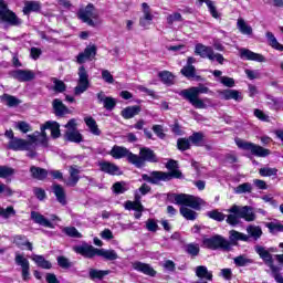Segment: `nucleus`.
<instances>
[{"label": "nucleus", "mask_w": 283, "mask_h": 283, "mask_svg": "<svg viewBox=\"0 0 283 283\" xmlns=\"http://www.w3.org/2000/svg\"><path fill=\"white\" fill-rule=\"evenodd\" d=\"M228 214L226 222L231 227H238L240 224V219L245 220V222H255V212L253 211V207L250 206H238L233 205L230 209H228Z\"/></svg>", "instance_id": "nucleus-1"}, {"label": "nucleus", "mask_w": 283, "mask_h": 283, "mask_svg": "<svg viewBox=\"0 0 283 283\" xmlns=\"http://www.w3.org/2000/svg\"><path fill=\"white\" fill-rule=\"evenodd\" d=\"M209 92H211L209 87L205 86V84H199L198 86L180 91L179 95L188 101L196 109H207L205 101L209 103V98L200 99V94H209Z\"/></svg>", "instance_id": "nucleus-2"}, {"label": "nucleus", "mask_w": 283, "mask_h": 283, "mask_svg": "<svg viewBox=\"0 0 283 283\" xmlns=\"http://www.w3.org/2000/svg\"><path fill=\"white\" fill-rule=\"evenodd\" d=\"M77 19L83 23H87L90 28H98V25L103 23L101 15H98V10H96V7L92 3L78 10Z\"/></svg>", "instance_id": "nucleus-3"}, {"label": "nucleus", "mask_w": 283, "mask_h": 283, "mask_svg": "<svg viewBox=\"0 0 283 283\" xmlns=\"http://www.w3.org/2000/svg\"><path fill=\"white\" fill-rule=\"evenodd\" d=\"M168 200L179 205L181 207H190V209H196L200 211V206L205 202L200 197L187 195V193H171L168 195Z\"/></svg>", "instance_id": "nucleus-4"}, {"label": "nucleus", "mask_w": 283, "mask_h": 283, "mask_svg": "<svg viewBox=\"0 0 283 283\" xmlns=\"http://www.w3.org/2000/svg\"><path fill=\"white\" fill-rule=\"evenodd\" d=\"M130 165H135L137 169H143L145 163H158V157L151 148L143 147L139 149V156L134 154L129 157Z\"/></svg>", "instance_id": "nucleus-5"}, {"label": "nucleus", "mask_w": 283, "mask_h": 283, "mask_svg": "<svg viewBox=\"0 0 283 283\" xmlns=\"http://www.w3.org/2000/svg\"><path fill=\"white\" fill-rule=\"evenodd\" d=\"M39 136H41V133L35 132L33 135H29L30 140L12 138L8 144V149H12V151H30V149H34Z\"/></svg>", "instance_id": "nucleus-6"}, {"label": "nucleus", "mask_w": 283, "mask_h": 283, "mask_svg": "<svg viewBox=\"0 0 283 283\" xmlns=\"http://www.w3.org/2000/svg\"><path fill=\"white\" fill-rule=\"evenodd\" d=\"M235 145L239 147V149L251 151L253 156H258L259 158H266V156L271 155L270 149H266L260 145L243 140L241 138L235 139Z\"/></svg>", "instance_id": "nucleus-7"}, {"label": "nucleus", "mask_w": 283, "mask_h": 283, "mask_svg": "<svg viewBox=\"0 0 283 283\" xmlns=\"http://www.w3.org/2000/svg\"><path fill=\"white\" fill-rule=\"evenodd\" d=\"M195 54L201 59H209V61H217L220 65L224 64V56L220 53L213 52V48L198 43L195 46Z\"/></svg>", "instance_id": "nucleus-8"}, {"label": "nucleus", "mask_w": 283, "mask_h": 283, "mask_svg": "<svg viewBox=\"0 0 283 283\" xmlns=\"http://www.w3.org/2000/svg\"><path fill=\"white\" fill-rule=\"evenodd\" d=\"M143 180L150 182V185H158V182L171 180V178H180V171L172 170L171 172L153 171L149 175H142Z\"/></svg>", "instance_id": "nucleus-9"}, {"label": "nucleus", "mask_w": 283, "mask_h": 283, "mask_svg": "<svg viewBox=\"0 0 283 283\" xmlns=\"http://www.w3.org/2000/svg\"><path fill=\"white\" fill-rule=\"evenodd\" d=\"M203 247L212 251H218V249H221V251H231V242L219 234L203 239Z\"/></svg>", "instance_id": "nucleus-10"}, {"label": "nucleus", "mask_w": 283, "mask_h": 283, "mask_svg": "<svg viewBox=\"0 0 283 283\" xmlns=\"http://www.w3.org/2000/svg\"><path fill=\"white\" fill-rule=\"evenodd\" d=\"M0 21L12 27L21 25V23H23L14 11L9 10L8 3H6L4 0H0Z\"/></svg>", "instance_id": "nucleus-11"}, {"label": "nucleus", "mask_w": 283, "mask_h": 283, "mask_svg": "<svg viewBox=\"0 0 283 283\" xmlns=\"http://www.w3.org/2000/svg\"><path fill=\"white\" fill-rule=\"evenodd\" d=\"M77 85L74 87L75 96H81V94H85L87 90H90V74L85 66H80L77 72Z\"/></svg>", "instance_id": "nucleus-12"}, {"label": "nucleus", "mask_w": 283, "mask_h": 283, "mask_svg": "<svg viewBox=\"0 0 283 283\" xmlns=\"http://www.w3.org/2000/svg\"><path fill=\"white\" fill-rule=\"evenodd\" d=\"M10 76L15 81H19V83H29L30 81H34V78H36V73L30 70L18 69L11 71Z\"/></svg>", "instance_id": "nucleus-13"}, {"label": "nucleus", "mask_w": 283, "mask_h": 283, "mask_svg": "<svg viewBox=\"0 0 283 283\" xmlns=\"http://www.w3.org/2000/svg\"><path fill=\"white\" fill-rule=\"evenodd\" d=\"M73 251L78 255H83V258H87L88 260H92V258L98 255V248H94V245H90L87 243L73 247Z\"/></svg>", "instance_id": "nucleus-14"}, {"label": "nucleus", "mask_w": 283, "mask_h": 283, "mask_svg": "<svg viewBox=\"0 0 283 283\" xmlns=\"http://www.w3.org/2000/svg\"><path fill=\"white\" fill-rule=\"evenodd\" d=\"M14 262L22 271V280L28 282L30 280V261L23 254H15Z\"/></svg>", "instance_id": "nucleus-15"}, {"label": "nucleus", "mask_w": 283, "mask_h": 283, "mask_svg": "<svg viewBox=\"0 0 283 283\" xmlns=\"http://www.w3.org/2000/svg\"><path fill=\"white\" fill-rule=\"evenodd\" d=\"M97 51L98 49L95 44H90L84 49V52L77 54L76 63H78V65H83L86 61H92L96 56Z\"/></svg>", "instance_id": "nucleus-16"}, {"label": "nucleus", "mask_w": 283, "mask_h": 283, "mask_svg": "<svg viewBox=\"0 0 283 283\" xmlns=\"http://www.w3.org/2000/svg\"><path fill=\"white\" fill-rule=\"evenodd\" d=\"M255 253L263 260V262H268L269 264H273V255L271 253H275L277 251L275 248H270L266 250V248L262 245H255L254 247Z\"/></svg>", "instance_id": "nucleus-17"}, {"label": "nucleus", "mask_w": 283, "mask_h": 283, "mask_svg": "<svg viewBox=\"0 0 283 283\" xmlns=\"http://www.w3.org/2000/svg\"><path fill=\"white\" fill-rule=\"evenodd\" d=\"M240 57L245 59V61H256L258 63H264L266 59L260 53H255L249 49H240Z\"/></svg>", "instance_id": "nucleus-18"}, {"label": "nucleus", "mask_w": 283, "mask_h": 283, "mask_svg": "<svg viewBox=\"0 0 283 283\" xmlns=\"http://www.w3.org/2000/svg\"><path fill=\"white\" fill-rule=\"evenodd\" d=\"M99 169L104 174H108L109 176H123V171H120V168L116 166V164H112L109 161H101Z\"/></svg>", "instance_id": "nucleus-19"}, {"label": "nucleus", "mask_w": 283, "mask_h": 283, "mask_svg": "<svg viewBox=\"0 0 283 283\" xmlns=\"http://www.w3.org/2000/svg\"><path fill=\"white\" fill-rule=\"evenodd\" d=\"M109 154L116 160H119L120 158H127L128 163H129V158L134 156V153L129 151V149L123 146H114Z\"/></svg>", "instance_id": "nucleus-20"}, {"label": "nucleus", "mask_w": 283, "mask_h": 283, "mask_svg": "<svg viewBox=\"0 0 283 283\" xmlns=\"http://www.w3.org/2000/svg\"><path fill=\"white\" fill-rule=\"evenodd\" d=\"M140 200H142L140 193H138V191H135V200L126 201L124 205V208L127 211H145V207L143 206Z\"/></svg>", "instance_id": "nucleus-21"}, {"label": "nucleus", "mask_w": 283, "mask_h": 283, "mask_svg": "<svg viewBox=\"0 0 283 283\" xmlns=\"http://www.w3.org/2000/svg\"><path fill=\"white\" fill-rule=\"evenodd\" d=\"M133 269L138 271L139 273H144V275H149L150 277H156V270L151 268V265L147 263H143L140 261H136L133 263Z\"/></svg>", "instance_id": "nucleus-22"}, {"label": "nucleus", "mask_w": 283, "mask_h": 283, "mask_svg": "<svg viewBox=\"0 0 283 283\" xmlns=\"http://www.w3.org/2000/svg\"><path fill=\"white\" fill-rule=\"evenodd\" d=\"M97 101L98 103H103L104 108L107 109L108 112H112V109L116 107V98L106 96L105 92L103 91L97 93Z\"/></svg>", "instance_id": "nucleus-23"}, {"label": "nucleus", "mask_w": 283, "mask_h": 283, "mask_svg": "<svg viewBox=\"0 0 283 283\" xmlns=\"http://www.w3.org/2000/svg\"><path fill=\"white\" fill-rule=\"evenodd\" d=\"M52 191L57 200V202H60V205H67V195L65 193V188H63V186L59 185V184H54L52 186Z\"/></svg>", "instance_id": "nucleus-24"}, {"label": "nucleus", "mask_w": 283, "mask_h": 283, "mask_svg": "<svg viewBox=\"0 0 283 283\" xmlns=\"http://www.w3.org/2000/svg\"><path fill=\"white\" fill-rule=\"evenodd\" d=\"M69 172L70 177L66 181V187H76V185H78V180H81V170H78V166H70Z\"/></svg>", "instance_id": "nucleus-25"}, {"label": "nucleus", "mask_w": 283, "mask_h": 283, "mask_svg": "<svg viewBox=\"0 0 283 283\" xmlns=\"http://www.w3.org/2000/svg\"><path fill=\"white\" fill-rule=\"evenodd\" d=\"M45 129L51 130L52 138H59L61 136V125L57 122H46L41 126V132H45Z\"/></svg>", "instance_id": "nucleus-26"}, {"label": "nucleus", "mask_w": 283, "mask_h": 283, "mask_svg": "<svg viewBox=\"0 0 283 283\" xmlns=\"http://www.w3.org/2000/svg\"><path fill=\"white\" fill-rule=\"evenodd\" d=\"M31 220L35 222V224H40L41 227H46L48 229H54V224L45 219V217L36 211L31 212Z\"/></svg>", "instance_id": "nucleus-27"}, {"label": "nucleus", "mask_w": 283, "mask_h": 283, "mask_svg": "<svg viewBox=\"0 0 283 283\" xmlns=\"http://www.w3.org/2000/svg\"><path fill=\"white\" fill-rule=\"evenodd\" d=\"M41 11V3L39 1H24V7L22 9L23 14H25V17H28V14H30L31 12H40Z\"/></svg>", "instance_id": "nucleus-28"}, {"label": "nucleus", "mask_w": 283, "mask_h": 283, "mask_svg": "<svg viewBox=\"0 0 283 283\" xmlns=\"http://www.w3.org/2000/svg\"><path fill=\"white\" fill-rule=\"evenodd\" d=\"M229 242L230 244H238V242H249V237L245 233L235 231V230H231L229 232Z\"/></svg>", "instance_id": "nucleus-29"}, {"label": "nucleus", "mask_w": 283, "mask_h": 283, "mask_svg": "<svg viewBox=\"0 0 283 283\" xmlns=\"http://www.w3.org/2000/svg\"><path fill=\"white\" fill-rule=\"evenodd\" d=\"M142 108L138 105L127 106L120 112V116H123L126 120L134 118V116H138L140 114Z\"/></svg>", "instance_id": "nucleus-30"}, {"label": "nucleus", "mask_w": 283, "mask_h": 283, "mask_svg": "<svg viewBox=\"0 0 283 283\" xmlns=\"http://www.w3.org/2000/svg\"><path fill=\"white\" fill-rule=\"evenodd\" d=\"M219 94L222 98H224V101H242L240 92L235 90L219 91Z\"/></svg>", "instance_id": "nucleus-31"}, {"label": "nucleus", "mask_w": 283, "mask_h": 283, "mask_svg": "<svg viewBox=\"0 0 283 283\" xmlns=\"http://www.w3.org/2000/svg\"><path fill=\"white\" fill-rule=\"evenodd\" d=\"M195 273L197 277H200L201 280H208L209 282L213 280V273L205 265H198L195 269Z\"/></svg>", "instance_id": "nucleus-32"}, {"label": "nucleus", "mask_w": 283, "mask_h": 283, "mask_svg": "<svg viewBox=\"0 0 283 283\" xmlns=\"http://www.w3.org/2000/svg\"><path fill=\"white\" fill-rule=\"evenodd\" d=\"M53 109L55 116H65V114H70L67 106H65V104H63V102L59 98L53 101Z\"/></svg>", "instance_id": "nucleus-33"}, {"label": "nucleus", "mask_w": 283, "mask_h": 283, "mask_svg": "<svg viewBox=\"0 0 283 283\" xmlns=\"http://www.w3.org/2000/svg\"><path fill=\"white\" fill-rule=\"evenodd\" d=\"M30 174H31L32 178H34L35 180H45V178H48L49 172L45 168L31 166Z\"/></svg>", "instance_id": "nucleus-34"}, {"label": "nucleus", "mask_w": 283, "mask_h": 283, "mask_svg": "<svg viewBox=\"0 0 283 283\" xmlns=\"http://www.w3.org/2000/svg\"><path fill=\"white\" fill-rule=\"evenodd\" d=\"M247 233L249 237V240L253 238V240L258 241L260 238H262V227L255 226V224H250L247 227Z\"/></svg>", "instance_id": "nucleus-35"}, {"label": "nucleus", "mask_w": 283, "mask_h": 283, "mask_svg": "<svg viewBox=\"0 0 283 283\" xmlns=\"http://www.w3.org/2000/svg\"><path fill=\"white\" fill-rule=\"evenodd\" d=\"M97 255L99 258H104V260H108L109 262L118 260V253L114 250L97 249Z\"/></svg>", "instance_id": "nucleus-36"}, {"label": "nucleus", "mask_w": 283, "mask_h": 283, "mask_svg": "<svg viewBox=\"0 0 283 283\" xmlns=\"http://www.w3.org/2000/svg\"><path fill=\"white\" fill-rule=\"evenodd\" d=\"M84 122L93 136H101V129L98 128V124H96V119L93 117H85Z\"/></svg>", "instance_id": "nucleus-37"}, {"label": "nucleus", "mask_w": 283, "mask_h": 283, "mask_svg": "<svg viewBox=\"0 0 283 283\" xmlns=\"http://www.w3.org/2000/svg\"><path fill=\"white\" fill-rule=\"evenodd\" d=\"M31 260L40 266V269H52V263L50 261L45 260L43 255L33 254L31 255Z\"/></svg>", "instance_id": "nucleus-38"}, {"label": "nucleus", "mask_w": 283, "mask_h": 283, "mask_svg": "<svg viewBox=\"0 0 283 283\" xmlns=\"http://www.w3.org/2000/svg\"><path fill=\"white\" fill-rule=\"evenodd\" d=\"M237 28L240 30L241 34H247L248 36L253 34V28L251 25L247 24V21L244 19L240 18L237 21Z\"/></svg>", "instance_id": "nucleus-39"}, {"label": "nucleus", "mask_w": 283, "mask_h": 283, "mask_svg": "<svg viewBox=\"0 0 283 283\" xmlns=\"http://www.w3.org/2000/svg\"><path fill=\"white\" fill-rule=\"evenodd\" d=\"M65 136H66V140H70V143H82L83 142V135H81L78 129L66 130Z\"/></svg>", "instance_id": "nucleus-40"}, {"label": "nucleus", "mask_w": 283, "mask_h": 283, "mask_svg": "<svg viewBox=\"0 0 283 283\" xmlns=\"http://www.w3.org/2000/svg\"><path fill=\"white\" fill-rule=\"evenodd\" d=\"M14 244H17V247H19L20 249L22 247H27V249L29 251H32L33 247H32V242L28 241V238L25 235H15L13 239Z\"/></svg>", "instance_id": "nucleus-41"}, {"label": "nucleus", "mask_w": 283, "mask_h": 283, "mask_svg": "<svg viewBox=\"0 0 283 283\" xmlns=\"http://www.w3.org/2000/svg\"><path fill=\"white\" fill-rule=\"evenodd\" d=\"M266 39L269 41V45L273 48L274 50H277L279 52H283V44L277 42V39L273 34V32H266Z\"/></svg>", "instance_id": "nucleus-42"}, {"label": "nucleus", "mask_w": 283, "mask_h": 283, "mask_svg": "<svg viewBox=\"0 0 283 283\" xmlns=\"http://www.w3.org/2000/svg\"><path fill=\"white\" fill-rule=\"evenodd\" d=\"M181 74L186 76V78H196V81H200L201 78L199 75L196 76V66H184L181 69Z\"/></svg>", "instance_id": "nucleus-43"}, {"label": "nucleus", "mask_w": 283, "mask_h": 283, "mask_svg": "<svg viewBox=\"0 0 283 283\" xmlns=\"http://www.w3.org/2000/svg\"><path fill=\"white\" fill-rule=\"evenodd\" d=\"M179 211H180V214L182 216V218H185L186 220L193 221V220H196V218H198V212H196L185 206H182Z\"/></svg>", "instance_id": "nucleus-44"}, {"label": "nucleus", "mask_w": 283, "mask_h": 283, "mask_svg": "<svg viewBox=\"0 0 283 283\" xmlns=\"http://www.w3.org/2000/svg\"><path fill=\"white\" fill-rule=\"evenodd\" d=\"M265 227L270 233H283V224L280 221L266 222Z\"/></svg>", "instance_id": "nucleus-45"}, {"label": "nucleus", "mask_w": 283, "mask_h": 283, "mask_svg": "<svg viewBox=\"0 0 283 283\" xmlns=\"http://www.w3.org/2000/svg\"><path fill=\"white\" fill-rule=\"evenodd\" d=\"M105 275H109V271H103V270H96V269H91L88 271V277L91 280H103Z\"/></svg>", "instance_id": "nucleus-46"}, {"label": "nucleus", "mask_w": 283, "mask_h": 283, "mask_svg": "<svg viewBox=\"0 0 283 283\" xmlns=\"http://www.w3.org/2000/svg\"><path fill=\"white\" fill-rule=\"evenodd\" d=\"M159 78L164 82L165 85H174V74L169 71H163L158 74Z\"/></svg>", "instance_id": "nucleus-47"}, {"label": "nucleus", "mask_w": 283, "mask_h": 283, "mask_svg": "<svg viewBox=\"0 0 283 283\" xmlns=\"http://www.w3.org/2000/svg\"><path fill=\"white\" fill-rule=\"evenodd\" d=\"M253 191V186L249 182H244L234 188V193H251Z\"/></svg>", "instance_id": "nucleus-48"}, {"label": "nucleus", "mask_w": 283, "mask_h": 283, "mask_svg": "<svg viewBox=\"0 0 283 283\" xmlns=\"http://www.w3.org/2000/svg\"><path fill=\"white\" fill-rule=\"evenodd\" d=\"M62 231L69 238H77V239L83 238V234H81V232H78V230L74 227H65L62 229Z\"/></svg>", "instance_id": "nucleus-49"}, {"label": "nucleus", "mask_w": 283, "mask_h": 283, "mask_svg": "<svg viewBox=\"0 0 283 283\" xmlns=\"http://www.w3.org/2000/svg\"><path fill=\"white\" fill-rule=\"evenodd\" d=\"M235 266H247L253 264V260L247 258V255H239L233 259Z\"/></svg>", "instance_id": "nucleus-50"}, {"label": "nucleus", "mask_w": 283, "mask_h": 283, "mask_svg": "<svg viewBox=\"0 0 283 283\" xmlns=\"http://www.w3.org/2000/svg\"><path fill=\"white\" fill-rule=\"evenodd\" d=\"M185 249L186 253H188V255H191L192 258L198 256L200 253V245H198V243L187 244Z\"/></svg>", "instance_id": "nucleus-51"}, {"label": "nucleus", "mask_w": 283, "mask_h": 283, "mask_svg": "<svg viewBox=\"0 0 283 283\" xmlns=\"http://www.w3.org/2000/svg\"><path fill=\"white\" fill-rule=\"evenodd\" d=\"M208 218H211V220H216L217 222H224L227 214L218 211V210H212L207 213Z\"/></svg>", "instance_id": "nucleus-52"}, {"label": "nucleus", "mask_w": 283, "mask_h": 283, "mask_svg": "<svg viewBox=\"0 0 283 283\" xmlns=\"http://www.w3.org/2000/svg\"><path fill=\"white\" fill-rule=\"evenodd\" d=\"M201 3H206L208 6V10L211 14V17H213V19H220V14L218 13V9H216V6H213V1L211 0H198Z\"/></svg>", "instance_id": "nucleus-53"}, {"label": "nucleus", "mask_w": 283, "mask_h": 283, "mask_svg": "<svg viewBox=\"0 0 283 283\" xmlns=\"http://www.w3.org/2000/svg\"><path fill=\"white\" fill-rule=\"evenodd\" d=\"M205 138V135L202 133H193L190 137L189 140L195 145L196 147H201L202 146V140Z\"/></svg>", "instance_id": "nucleus-54"}, {"label": "nucleus", "mask_w": 283, "mask_h": 283, "mask_svg": "<svg viewBox=\"0 0 283 283\" xmlns=\"http://www.w3.org/2000/svg\"><path fill=\"white\" fill-rule=\"evenodd\" d=\"M52 82H53V90L54 92H59L60 94L65 92V90H67V86L65 85V82L56 78V77H53L52 78Z\"/></svg>", "instance_id": "nucleus-55"}, {"label": "nucleus", "mask_w": 283, "mask_h": 283, "mask_svg": "<svg viewBox=\"0 0 283 283\" xmlns=\"http://www.w3.org/2000/svg\"><path fill=\"white\" fill-rule=\"evenodd\" d=\"M177 148L179 151H187V149H191V142L188 138H179L177 140Z\"/></svg>", "instance_id": "nucleus-56"}, {"label": "nucleus", "mask_w": 283, "mask_h": 283, "mask_svg": "<svg viewBox=\"0 0 283 283\" xmlns=\"http://www.w3.org/2000/svg\"><path fill=\"white\" fill-rule=\"evenodd\" d=\"M14 176V168L10 166H0V178H10Z\"/></svg>", "instance_id": "nucleus-57"}, {"label": "nucleus", "mask_w": 283, "mask_h": 283, "mask_svg": "<svg viewBox=\"0 0 283 283\" xmlns=\"http://www.w3.org/2000/svg\"><path fill=\"white\" fill-rule=\"evenodd\" d=\"M142 8L144 12V15L142 17V19H146L148 22L151 23V21H154V14H151V9L149 8V4H147V2H144L142 4Z\"/></svg>", "instance_id": "nucleus-58"}, {"label": "nucleus", "mask_w": 283, "mask_h": 283, "mask_svg": "<svg viewBox=\"0 0 283 283\" xmlns=\"http://www.w3.org/2000/svg\"><path fill=\"white\" fill-rule=\"evenodd\" d=\"M4 101L9 107H17L21 105V99L12 95L4 94Z\"/></svg>", "instance_id": "nucleus-59"}, {"label": "nucleus", "mask_w": 283, "mask_h": 283, "mask_svg": "<svg viewBox=\"0 0 283 283\" xmlns=\"http://www.w3.org/2000/svg\"><path fill=\"white\" fill-rule=\"evenodd\" d=\"M0 216L1 218L8 220V218H10L11 216H17V211L12 206H9L7 209L0 207Z\"/></svg>", "instance_id": "nucleus-60"}, {"label": "nucleus", "mask_w": 283, "mask_h": 283, "mask_svg": "<svg viewBox=\"0 0 283 283\" xmlns=\"http://www.w3.org/2000/svg\"><path fill=\"white\" fill-rule=\"evenodd\" d=\"M268 104L273 108V109H280L283 105V101L281 98H275L271 95L268 96Z\"/></svg>", "instance_id": "nucleus-61"}, {"label": "nucleus", "mask_w": 283, "mask_h": 283, "mask_svg": "<svg viewBox=\"0 0 283 283\" xmlns=\"http://www.w3.org/2000/svg\"><path fill=\"white\" fill-rule=\"evenodd\" d=\"M15 128L22 134H28V132H32V126L28 122L20 120L15 124Z\"/></svg>", "instance_id": "nucleus-62"}, {"label": "nucleus", "mask_w": 283, "mask_h": 283, "mask_svg": "<svg viewBox=\"0 0 283 283\" xmlns=\"http://www.w3.org/2000/svg\"><path fill=\"white\" fill-rule=\"evenodd\" d=\"M259 174L260 176H263V177L277 176V169L263 167V168H260Z\"/></svg>", "instance_id": "nucleus-63"}, {"label": "nucleus", "mask_w": 283, "mask_h": 283, "mask_svg": "<svg viewBox=\"0 0 283 283\" xmlns=\"http://www.w3.org/2000/svg\"><path fill=\"white\" fill-rule=\"evenodd\" d=\"M113 191L117 195L125 193V191H127V187L125 186V182L117 181L113 185Z\"/></svg>", "instance_id": "nucleus-64"}]
</instances>
